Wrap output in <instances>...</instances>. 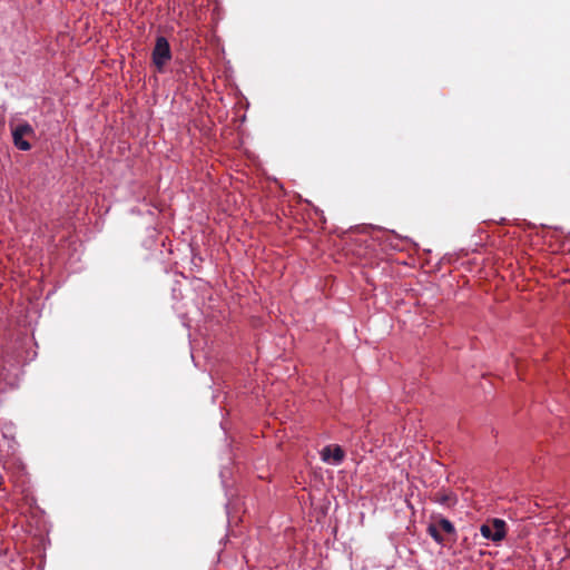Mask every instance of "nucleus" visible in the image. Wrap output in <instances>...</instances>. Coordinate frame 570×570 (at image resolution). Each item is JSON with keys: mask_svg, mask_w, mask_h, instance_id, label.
Masks as SVG:
<instances>
[{"mask_svg": "<svg viewBox=\"0 0 570 570\" xmlns=\"http://www.w3.org/2000/svg\"><path fill=\"white\" fill-rule=\"evenodd\" d=\"M435 524H438L439 529L448 534H455V528L453 523L445 519L441 518Z\"/></svg>", "mask_w": 570, "mask_h": 570, "instance_id": "6", "label": "nucleus"}, {"mask_svg": "<svg viewBox=\"0 0 570 570\" xmlns=\"http://www.w3.org/2000/svg\"><path fill=\"white\" fill-rule=\"evenodd\" d=\"M428 533L434 539L435 542L443 544L444 538L441 534V530L439 529L438 524L430 523L428 527Z\"/></svg>", "mask_w": 570, "mask_h": 570, "instance_id": "5", "label": "nucleus"}, {"mask_svg": "<svg viewBox=\"0 0 570 570\" xmlns=\"http://www.w3.org/2000/svg\"><path fill=\"white\" fill-rule=\"evenodd\" d=\"M151 60L159 72H163L165 66L171 60V49L165 37L159 36L156 38Z\"/></svg>", "mask_w": 570, "mask_h": 570, "instance_id": "1", "label": "nucleus"}, {"mask_svg": "<svg viewBox=\"0 0 570 570\" xmlns=\"http://www.w3.org/2000/svg\"><path fill=\"white\" fill-rule=\"evenodd\" d=\"M480 532L483 538L493 542H500L507 535V523L502 519L494 518L483 523Z\"/></svg>", "mask_w": 570, "mask_h": 570, "instance_id": "2", "label": "nucleus"}, {"mask_svg": "<svg viewBox=\"0 0 570 570\" xmlns=\"http://www.w3.org/2000/svg\"><path fill=\"white\" fill-rule=\"evenodd\" d=\"M33 128L26 121L17 125L12 128V139L14 146L23 151H27L31 148V145L24 140L23 137L33 135Z\"/></svg>", "mask_w": 570, "mask_h": 570, "instance_id": "3", "label": "nucleus"}, {"mask_svg": "<svg viewBox=\"0 0 570 570\" xmlns=\"http://www.w3.org/2000/svg\"><path fill=\"white\" fill-rule=\"evenodd\" d=\"M322 460L325 462L333 461L334 464H340L344 460V451L338 445H327L322 450Z\"/></svg>", "mask_w": 570, "mask_h": 570, "instance_id": "4", "label": "nucleus"}, {"mask_svg": "<svg viewBox=\"0 0 570 570\" xmlns=\"http://www.w3.org/2000/svg\"><path fill=\"white\" fill-rule=\"evenodd\" d=\"M438 502L450 507L455 503V499L451 494H442V495L438 497Z\"/></svg>", "mask_w": 570, "mask_h": 570, "instance_id": "7", "label": "nucleus"}]
</instances>
